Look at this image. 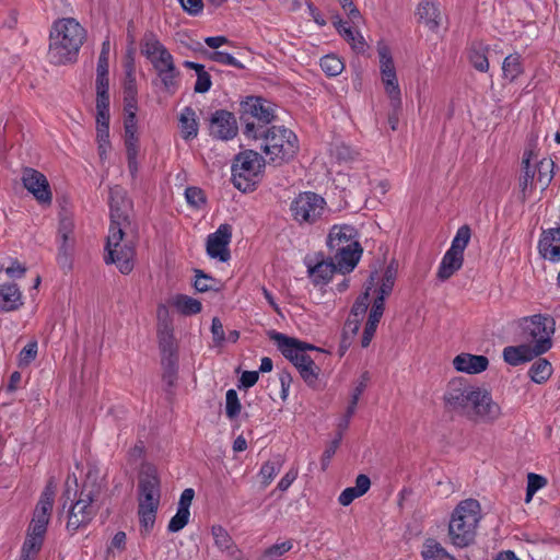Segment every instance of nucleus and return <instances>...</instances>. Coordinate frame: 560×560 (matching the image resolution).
<instances>
[{
	"label": "nucleus",
	"mask_w": 560,
	"mask_h": 560,
	"mask_svg": "<svg viewBox=\"0 0 560 560\" xmlns=\"http://www.w3.org/2000/svg\"><path fill=\"white\" fill-rule=\"evenodd\" d=\"M125 147H126V154L127 159H133V156L138 155L139 151V138L137 135L131 136L129 138L128 136H125Z\"/></svg>",
	"instance_id": "63"
},
{
	"label": "nucleus",
	"mask_w": 560,
	"mask_h": 560,
	"mask_svg": "<svg viewBox=\"0 0 560 560\" xmlns=\"http://www.w3.org/2000/svg\"><path fill=\"white\" fill-rule=\"evenodd\" d=\"M211 77L208 72L206 73H199V75H197V81L195 83V88H194V91L196 93H206L210 90L211 88Z\"/></svg>",
	"instance_id": "59"
},
{
	"label": "nucleus",
	"mask_w": 560,
	"mask_h": 560,
	"mask_svg": "<svg viewBox=\"0 0 560 560\" xmlns=\"http://www.w3.org/2000/svg\"><path fill=\"white\" fill-rule=\"evenodd\" d=\"M377 325L378 324L374 323L373 320L366 322L364 330H363L362 339H361V346L363 348L369 347V345L371 343V341L375 335Z\"/></svg>",
	"instance_id": "62"
},
{
	"label": "nucleus",
	"mask_w": 560,
	"mask_h": 560,
	"mask_svg": "<svg viewBox=\"0 0 560 560\" xmlns=\"http://www.w3.org/2000/svg\"><path fill=\"white\" fill-rule=\"evenodd\" d=\"M172 305L184 316L196 315L202 310L200 301L186 294H176L172 299Z\"/></svg>",
	"instance_id": "31"
},
{
	"label": "nucleus",
	"mask_w": 560,
	"mask_h": 560,
	"mask_svg": "<svg viewBox=\"0 0 560 560\" xmlns=\"http://www.w3.org/2000/svg\"><path fill=\"white\" fill-rule=\"evenodd\" d=\"M232 238V226L228 223L221 224L214 233L208 235L207 254L211 258H217L226 262L231 258L229 244Z\"/></svg>",
	"instance_id": "14"
},
{
	"label": "nucleus",
	"mask_w": 560,
	"mask_h": 560,
	"mask_svg": "<svg viewBox=\"0 0 560 560\" xmlns=\"http://www.w3.org/2000/svg\"><path fill=\"white\" fill-rule=\"evenodd\" d=\"M488 50L489 47L481 42H474L469 48L468 59L471 66L480 72H487L489 70Z\"/></svg>",
	"instance_id": "28"
},
{
	"label": "nucleus",
	"mask_w": 560,
	"mask_h": 560,
	"mask_svg": "<svg viewBox=\"0 0 560 560\" xmlns=\"http://www.w3.org/2000/svg\"><path fill=\"white\" fill-rule=\"evenodd\" d=\"M443 400L447 411L474 422L492 423L502 415L501 407L488 389L475 386L464 377L448 382Z\"/></svg>",
	"instance_id": "1"
},
{
	"label": "nucleus",
	"mask_w": 560,
	"mask_h": 560,
	"mask_svg": "<svg viewBox=\"0 0 560 560\" xmlns=\"http://www.w3.org/2000/svg\"><path fill=\"white\" fill-rule=\"evenodd\" d=\"M86 32L73 18L54 22L49 34V57L54 63L65 65L77 60Z\"/></svg>",
	"instance_id": "3"
},
{
	"label": "nucleus",
	"mask_w": 560,
	"mask_h": 560,
	"mask_svg": "<svg viewBox=\"0 0 560 560\" xmlns=\"http://www.w3.org/2000/svg\"><path fill=\"white\" fill-rule=\"evenodd\" d=\"M138 89L136 79H125L124 81V109L137 110L138 108Z\"/></svg>",
	"instance_id": "40"
},
{
	"label": "nucleus",
	"mask_w": 560,
	"mask_h": 560,
	"mask_svg": "<svg viewBox=\"0 0 560 560\" xmlns=\"http://www.w3.org/2000/svg\"><path fill=\"white\" fill-rule=\"evenodd\" d=\"M110 225L105 246L104 261L115 264L122 275H129L135 267L136 248L132 241L122 244L125 229L130 225L126 191L115 186L109 189Z\"/></svg>",
	"instance_id": "2"
},
{
	"label": "nucleus",
	"mask_w": 560,
	"mask_h": 560,
	"mask_svg": "<svg viewBox=\"0 0 560 560\" xmlns=\"http://www.w3.org/2000/svg\"><path fill=\"white\" fill-rule=\"evenodd\" d=\"M398 265L393 260L385 269L381 285L377 290L378 295L388 296L394 288L397 277Z\"/></svg>",
	"instance_id": "38"
},
{
	"label": "nucleus",
	"mask_w": 560,
	"mask_h": 560,
	"mask_svg": "<svg viewBox=\"0 0 560 560\" xmlns=\"http://www.w3.org/2000/svg\"><path fill=\"white\" fill-rule=\"evenodd\" d=\"M258 138L264 140L261 145L264 152L270 158V161L280 165L291 161L299 152V139L296 135L285 128L272 126L270 128H259Z\"/></svg>",
	"instance_id": "8"
},
{
	"label": "nucleus",
	"mask_w": 560,
	"mask_h": 560,
	"mask_svg": "<svg viewBox=\"0 0 560 560\" xmlns=\"http://www.w3.org/2000/svg\"><path fill=\"white\" fill-rule=\"evenodd\" d=\"M547 483V480L545 477L529 472L527 475V488H526V499L525 501L528 503L533 495L541 489Z\"/></svg>",
	"instance_id": "48"
},
{
	"label": "nucleus",
	"mask_w": 560,
	"mask_h": 560,
	"mask_svg": "<svg viewBox=\"0 0 560 560\" xmlns=\"http://www.w3.org/2000/svg\"><path fill=\"white\" fill-rule=\"evenodd\" d=\"M218 283H219V281L217 279H214L213 277H211L210 275L205 273L200 269H195L194 288L198 292L205 293V292H208L211 290L218 291V289L215 288V285Z\"/></svg>",
	"instance_id": "42"
},
{
	"label": "nucleus",
	"mask_w": 560,
	"mask_h": 560,
	"mask_svg": "<svg viewBox=\"0 0 560 560\" xmlns=\"http://www.w3.org/2000/svg\"><path fill=\"white\" fill-rule=\"evenodd\" d=\"M275 119L273 110L260 97L249 96L241 103V120L245 124L244 133L247 137L258 139L259 128Z\"/></svg>",
	"instance_id": "11"
},
{
	"label": "nucleus",
	"mask_w": 560,
	"mask_h": 560,
	"mask_svg": "<svg viewBox=\"0 0 560 560\" xmlns=\"http://www.w3.org/2000/svg\"><path fill=\"white\" fill-rule=\"evenodd\" d=\"M389 97V105H390V112L388 114V124L392 128V130H396L398 127L399 121V113L401 110V97L400 95H396V97L392 94L388 95Z\"/></svg>",
	"instance_id": "51"
},
{
	"label": "nucleus",
	"mask_w": 560,
	"mask_h": 560,
	"mask_svg": "<svg viewBox=\"0 0 560 560\" xmlns=\"http://www.w3.org/2000/svg\"><path fill=\"white\" fill-rule=\"evenodd\" d=\"M357 234V230L351 225H334L329 231L327 246L341 273L351 272L363 253Z\"/></svg>",
	"instance_id": "5"
},
{
	"label": "nucleus",
	"mask_w": 560,
	"mask_h": 560,
	"mask_svg": "<svg viewBox=\"0 0 560 560\" xmlns=\"http://www.w3.org/2000/svg\"><path fill=\"white\" fill-rule=\"evenodd\" d=\"M560 228L549 229L544 231L538 243L539 254L542 258L551 261L560 260Z\"/></svg>",
	"instance_id": "18"
},
{
	"label": "nucleus",
	"mask_w": 560,
	"mask_h": 560,
	"mask_svg": "<svg viewBox=\"0 0 560 560\" xmlns=\"http://www.w3.org/2000/svg\"><path fill=\"white\" fill-rule=\"evenodd\" d=\"M555 332V320L541 314L523 317L517 322L516 339L529 345L534 354H542L551 348L550 336Z\"/></svg>",
	"instance_id": "7"
},
{
	"label": "nucleus",
	"mask_w": 560,
	"mask_h": 560,
	"mask_svg": "<svg viewBox=\"0 0 560 560\" xmlns=\"http://www.w3.org/2000/svg\"><path fill=\"white\" fill-rule=\"evenodd\" d=\"M334 26L337 28L338 33L351 44L352 48L355 51L362 52L365 49V42L360 33H354L353 30L349 26H346V23L340 19L339 15L334 16L332 20Z\"/></svg>",
	"instance_id": "27"
},
{
	"label": "nucleus",
	"mask_w": 560,
	"mask_h": 560,
	"mask_svg": "<svg viewBox=\"0 0 560 560\" xmlns=\"http://www.w3.org/2000/svg\"><path fill=\"white\" fill-rule=\"evenodd\" d=\"M358 153L346 144H340L336 147V156L341 161H351L354 160Z\"/></svg>",
	"instance_id": "64"
},
{
	"label": "nucleus",
	"mask_w": 560,
	"mask_h": 560,
	"mask_svg": "<svg viewBox=\"0 0 560 560\" xmlns=\"http://www.w3.org/2000/svg\"><path fill=\"white\" fill-rule=\"evenodd\" d=\"M98 494L100 486L96 483V476H93L92 471H89L86 475V481L80 492V498L70 505L67 522L68 530L75 532L81 526L91 522L96 514V509L94 508L93 502Z\"/></svg>",
	"instance_id": "9"
},
{
	"label": "nucleus",
	"mask_w": 560,
	"mask_h": 560,
	"mask_svg": "<svg viewBox=\"0 0 560 560\" xmlns=\"http://www.w3.org/2000/svg\"><path fill=\"white\" fill-rule=\"evenodd\" d=\"M22 305V294L14 283L0 285V311L11 312Z\"/></svg>",
	"instance_id": "24"
},
{
	"label": "nucleus",
	"mask_w": 560,
	"mask_h": 560,
	"mask_svg": "<svg viewBox=\"0 0 560 560\" xmlns=\"http://www.w3.org/2000/svg\"><path fill=\"white\" fill-rule=\"evenodd\" d=\"M139 503H160V478L156 468L144 464L139 472Z\"/></svg>",
	"instance_id": "13"
},
{
	"label": "nucleus",
	"mask_w": 560,
	"mask_h": 560,
	"mask_svg": "<svg viewBox=\"0 0 560 560\" xmlns=\"http://www.w3.org/2000/svg\"><path fill=\"white\" fill-rule=\"evenodd\" d=\"M55 499V487L48 482L33 512L26 538L21 550V560H34L40 551L49 524Z\"/></svg>",
	"instance_id": "4"
},
{
	"label": "nucleus",
	"mask_w": 560,
	"mask_h": 560,
	"mask_svg": "<svg viewBox=\"0 0 560 560\" xmlns=\"http://www.w3.org/2000/svg\"><path fill=\"white\" fill-rule=\"evenodd\" d=\"M242 405L235 389H229L225 394V415L234 420L241 413Z\"/></svg>",
	"instance_id": "46"
},
{
	"label": "nucleus",
	"mask_w": 560,
	"mask_h": 560,
	"mask_svg": "<svg viewBox=\"0 0 560 560\" xmlns=\"http://www.w3.org/2000/svg\"><path fill=\"white\" fill-rule=\"evenodd\" d=\"M536 172V185H539L540 189L548 187L553 176L555 162L551 159H542L539 162L534 163Z\"/></svg>",
	"instance_id": "33"
},
{
	"label": "nucleus",
	"mask_w": 560,
	"mask_h": 560,
	"mask_svg": "<svg viewBox=\"0 0 560 560\" xmlns=\"http://www.w3.org/2000/svg\"><path fill=\"white\" fill-rule=\"evenodd\" d=\"M470 237H471V229L469 228V225H467V224L462 225L457 230L456 235L453 238L452 245L448 248V250L464 256V250L467 247V245L470 241Z\"/></svg>",
	"instance_id": "39"
},
{
	"label": "nucleus",
	"mask_w": 560,
	"mask_h": 560,
	"mask_svg": "<svg viewBox=\"0 0 560 560\" xmlns=\"http://www.w3.org/2000/svg\"><path fill=\"white\" fill-rule=\"evenodd\" d=\"M322 70L329 77L340 74L345 68L340 58L335 55H326L320 59Z\"/></svg>",
	"instance_id": "44"
},
{
	"label": "nucleus",
	"mask_w": 560,
	"mask_h": 560,
	"mask_svg": "<svg viewBox=\"0 0 560 560\" xmlns=\"http://www.w3.org/2000/svg\"><path fill=\"white\" fill-rule=\"evenodd\" d=\"M166 49L161 42L158 39L156 35L148 31L144 33L143 38L141 40V54H143L149 60L154 57L161 55V51Z\"/></svg>",
	"instance_id": "35"
},
{
	"label": "nucleus",
	"mask_w": 560,
	"mask_h": 560,
	"mask_svg": "<svg viewBox=\"0 0 560 560\" xmlns=\"http://www.w3.org/2000/svg\"><path fill=\"white\" fill-rule=\"evenodd\" d=\"M417 14L431 30H435L440 25V11L438 3L424 0L419 3Z\"/></svg>",
	"instance_id": "29"
},
{
	"label": "nucleus",
	"mask_w": 560,
	"mask_h": 560,
	"mask_svg": "<svg viewBox=\"0 0 560 560\" xmlns=\"http://www.w3.org/2000/svg\"><path fill=\"white\" fill-rule=\"evenodd\" d=\"M154 70L158 72V68L160 70H168L173 71L175 67L173 56L170 54L167 49H163L161 55L154 57L150 60Z\"/></svg>",
	"instance_id": "49"
},
{
	"label": "nucleus",
	"mask_w": 560,
	"mask_h": 560,
	"mask_svg": "<svg viewBox=\"0 0 560 560\" xmlns=\"http://www.w3.org/2000/svg\"><path fill=\"white\" fill-rule=\"evenodd\" d=\"M281 466L282 459L280 457L268 460L261 466L259 475L265 487L272 481L273 477L280 471Z\"/></svg>",
	"instance_id": "45"
},
{
	"label": "nucleus",
	"mask_w": 560,
	"mask_h": 560,
	"mask_svg": "<svg viewBox=\"0 0 560 560\" xmlns=\"http://www.w3.org/2000/svg\"><path fill=\"white\" fill-rule=\"evenodd\" d=\"M292 546L293 545L290 540H287V541H283L280 544H275V545L270 546L268 549H266L265 556H267V557L282 556L283 553L288 552L292 548Z\"/></svg>",
	"instance_id": "58"
},
{
	"label": "nucleus",
	"mask_w": 560,
	"mask_h": 560,
	"mask_svg": "<svg viewBox=\"0 0 560 560\" xmlns=\"http://www.w3.org/2000/svg\"><path fill=\"white\" fill-rule=\"evenodd\" d=\"M267 335L270 340L277 343V347L281 353L293 363L294 357H298L301 353V350L298 346V339L276 330H269Z\"/></svg>",
	"instance_id": "21"
},
{
	"label": "nucleus",
	"mask_w": 560,
	"mask_h": 560,
	"mask_svg": "<svg viewBox=\"0 0 560 560\" xmlns=\"http://www.w3.org/2000/svg\"><path fill=\"white\" fill-rule=\"evenodd\" d=\"M325 199L312 191L299 194L290 206L293 219L299 224H314L323 214Z\"/></svg>",
	"instance_id": "12"
},
{
	"label": "nucleus",
	"mask_w": 560,
	"mask_h": 560,
	"mask_svg": "<svg viewBox=\"0 0 560 560\" xmlns=\"http://www.w3.org/2000/svg\"><path fill=\"white\" fill-rule=\"evenodd\" d=\"M382 80L387 95H400L394 61L389 49L386 46L378 48Z\"/></svg>",
	"instance_id": "17"
},
{
	"label": "nucleus",
	"mask_w": 560,
	"mask_h": 560,
	"mask_svg": "<svg viewBox=\"0 0 560 560\" xmlns=\"http://www.w3.org/2000/svg\"><path fill=\"white\" fill-rule=\"evenodd\" d=\"M480 521V503L475 499L462 501L452 514L448 535L457 548L471 545L476 537V528Z\"/></svg>",
	"instance_id": "6"
},
{
	"label": "nucleus",
	"mask_w": 560,
	"mask_h": 560,
	"mask_svg": "<svg viewBox=\"0 0 560 560\" xmlns=\"http://www.w3.org/2000/svg\"><path fill=\"white\" fill-rule=\"evenodd\" d=\"M185 197L189 205L200 208L206 203V196L202 189L191 186L185 190Z\"/></svg>",
	"instance_id": "53"
},
{
	"label": "nucleus",
	"mask_w": 560,
	"mask_h": 560,
	"mask_svg": "<svg viewBox=\"0 0 560 560\" xmlns=\"http://www.w3.org/2000/svg\"><path fill=\"white\" fill-rule=\"evenodd\" d=\"M179 74L180 72L177 68H174L173 71L160 70L158 68V77L161 80L163 89L170 94H174L177 91Z\"/></svg>",
	"instance_id": "41"
},
{
	"label": "nucleus",
	"mask_w": 560,
	"mask_h": 560,
	"mask_svg": "<svg viewBox=\"0 0 560 560\" xmlns=\"http://www.w3.org/2000/svg\"><path fill=\"white\" fill-rule=\"evenodd\" d=\"M208 58L214 62L235 67L237 69H245V66L236 60L232 55L225 51H212L208 54Z\"/></svg>",
	"instance_id": "52"
},
{
	"label": "nucleus",
	"mask_w": 560,
	"mask_h": 560,
	"mask_svg": "<svg viewBox=\"0 0 560 560\" xmlns=\"http://www.w3.org/2000/svg\"><path fill=\"white\" fill-rule=\"evenodd\" d=\"M535 350L529 349V345L509 346L503 350V359L506 363L517 366L525 362L532 361L538 354H534Z\"/></svg>",
	"instance_id": "23"
},
{
	"label": "nucleus",
	"mask_w": 560,
	"mask_h": 560,
	"mask_svg": "<svg viewBox=\"0 0 560 560\" xmlns=\"http://www.w3.org/2000/svg\"><path fill=\"white\" fill-rule=\"evenodd\" d=\"M184 11L190 15H198L203 8L202 0H179Z\"/></svg>",
	"instance_id": "61"
},
{
	"label": "nucleus",
	"mask_w": 560,
	"mask_h": 560,
	"mask_svg": "<svg viewBox=\"0 0 560 560\" xmlns=\"http://www.w3.org/2000/svg\"><path fill=\"white\" fill-rule=\"evenodd\" d=\"M299 373L308 386H315L318 380L319 368L313 361L310 365H303Z\"/></svg>",
	"instance_id": "54"
},
{
	"label": "nucleus",
	"mask_w": 560,
	"mask_h": 560,
	"mask_svg": "<svg viewBox=\"0 0 560 560\" xmlns=\"http://www.w3.org/2000/svg\"><path fill=\"white\" fill-rule=\"evenodd\" d=\"M23 186L35 197L38 202L50 203L51 191L46 176L31 167H26L22 174Z\"/></svg>",
	"instance_id": "15"
},
{
	"label": "nucleus",
	"mask_w": 560,
	"mask_h": 560,
	"mask_svg": "<svg viewBox=\"0 0 560 560\" xmlns=\"http://www.w3.org/2000/svg\"><path fill=\"white\" fill-rule=\"evenodd\" d=\"M503 75L510 81L515 80L522 73V65L518 55H509L502 65Z\"/></svg>",
	"instance_id": "43"
},
{
	"label": "nucleus",
	"mask_w": 560,
	"mask_h": 560,
	"mask_svg": "<svg viewBox=\"0 0 560 560\" xmlns=\"http://www.w3.org/2000/svg\"><path fill=\"white\" fill-rule=\"evenodd\" d=\"M190 512L177 508L176 514L171 518L167 529L171 533L182 530L189 522Z\"/></svg>",
	"instance_id": "50"
},
{
	"label": "nucleus",
	"mask_w": 560,
	"mask_h": 560,
	"mask_svg": "<svg viewBox=\"0 0 560 560\" xmlns=\"http://www.w3.org/2000/svg\"><path fill=\"white\" fill-rule=\"evenodd\" d=\"M237 122L233 113L215 110L210 118V135L220 140H230L237 135Z\"/></svg>",
	"instance_id": "16"
},
{
	"label": "nucleus",
	"mask_w": 560,
	"mask_h": 560,
	"mask_svg": "<svg viewBox=\"0 0 560 560\" xmlns=\"http://www.w3.org/2000/svg\"><path fill=\"white\" fill-rule=\"evenodd\" d=\"M162 381L166 385L165 390L172 393V388L176 385L178 377V357L161 358Z\"/></svg>",
	"instance_id": "30"
},
{
	"label": "nucleus",
	"mask_w": 560,
	"mask_h": 560,
	"mask_svg": "<svg viewBox=\"0 0 560 560\" xmlns=\"http://www.w3.org/2000/svg\"><path fill=\"white\" fill-rule=\"evenodd\" d=\"M195 116V110L191 107H185L180 114L179 122L185 140L194 139L198 135V124Z\"/></svg>",
	"instance_id": "34"
},
{
	"label": "nucleus",
	"mask_w": 560,
	"mask_h": 560,
	"mask_svg": "<svg viewBox=\"0 0 560 560\" xmlns=\"http://www.w3.org/2000/svg\"><path fill=\"white\" fill-rule=\"evenodd\" d=\"M359 497L361 494L354 487H348L340 493L338 501L341 505L348 506Z\"/></svg>",
	"instance_id": "60"
},
{
	"label": "nucleus",
	"mask_w": 560,
	"mask_h": 560,
	"mask_svg": "<svg viewBox=\"0 0 560 560\" xmlns=\"http://www.w3.org/2000/svg\"><path fill=\"white\" fill-rule=\"evenodd\" d=\"M158 503H139L138 514L139 521L142 528L145 532L152 529L155 523Z\"/></svg>",
	"instance_id": "37"
},
{
	"label": "nucleus",
	"mask_w": 560,
	"mask_h": 560,
	"mask_svg": "<svg viewBox=\"0 0 560 560\" xmlns=\"http://www.w3.org/2000/svg\"><path fill=\"white\" fill-rule=\"evenodd\" d=\"M464 256L447 249L440 264L436 277L441 281L448 280L456 271L463 267Z\"/></svg>",
	"instance_id": "26"
},
{
	"label": "nucleus",
	"mask_w": 560,
	"mask_h": 560,
	"mask_svg": "<svg viewBox=\"0 0 560 560\" xmlns=\"http://www.w3.org/2000/svg\"><path fill=\"white\" fill-rule=\"evenodd\" d=\"M454 368L467 374H478L488 369L489 359L485 355L460 353L453 360Z\"/></svg>",
	"instance_id": "19"
},
{
	"label": "nucleus",
	"mask_w": 560,
	"mask_h": 560,
	"mask_svg": "<svg viewBox=\"0 0 560 560\" xmlns=\"http://www.w3.org/2000/svg\"><path fill=\"white\" fill-rule=\"evenodd\" d=\"M137 110H125L126 117L124 121L125 136L131 138V136L137 135Z\"/></svg>",
	"instance_id": "57"
},
{
	"label": "nucleus",
	"mask_w": 560,
	"mask_h": 560,
	"mask_svg": "<svg viewBox=\"0 0 560 560\" xmlns=\"http://www.w3.org/2000/svg\"><path fill=\"white\" fill-rule=\"evenodd\" d=\"M552 374V366L546 359L539 358L528 371L530 380L537 384L545 383Z\"/></svg>",
	"instance_id": "36"
},
{
	"label": "nucleus",
	"mask_w": 560,
	"mask_h": 560,
	"mask_svg": "<svg viewBox=\"0 0 560 560\" xmlns=\"http://www.w3.org/2000/svg\"><path fill=\"white\" fill-rule=\"evenodd\" d=\"M264 166V160L259 153L246 150L237 154L232 164V182L235 188L243 192L252 191L253 178L258 175Z\"/></svg>",
	"instance_id": "10"
},
{
	"label": "nucleus",
	"mask_w": 560,
	"mask_h": 560,
	"mask_svg": "<svg viewBox=\"0 0 560 560\" xmlns=\"http://www.w3.org/2000/svg\"><path fill=\"white\" fill-rule=\"evenodd\" d=\"M159 348L161 358L178 357L177 345L175 343L172 324L164 319L159 323L158 327Z\"/></svg>",
	"instance_id": "20"
},
{
	"label": "nucleus",
	"mask_w": 560,
	"mask_h": 560,
	"mask_svg": "<svg viewBox=\"0 0 560 560\" xmlns=\"http://www.w3.org/2000/svg\"><path fill=\"white\" fill-rule=\"evenodd\" d=\"M336 271H339V266L331 257L308 268L310 276L316 285L326 284Z\"/></svg>",
	"instance_id": "25"
},
{
	"label": "nucleus",
	"mask_w": 560,
	"mask_h": 560,
	"mask_svg": "<svg viewBox=\"0 0 560 560\" xmlns=\"http://www.w3.org/2000/svg\"><path fill=\"white\" fill-rule=\"evenodd\" d=\"M214 542L221 550H230L233 547L232 537L229 533L220 525H214L211 528Z\"/></svg>",
	"instance_id": "47"
},
{
	"label": "nucleus",
	"mask_w": 560,
	"mask_h": 560,
	"mask_svg": "<svg viewBox=\"0 0 560 560\" xmlns=\"http://www.w3.org/2000/svg\"><path fill=\"white\" fill-rule=\"evenodd\" d=\"M424 560H456L440 542L435 539H427L421 551Z\"/></svg>",
	"instance_id": "32"
},
{
	"label": "nucleus",
	"mask_w": 560,
	"mask_h": 560,
	"mask_svg": "<svg viewBox=\"0 0 560 560\" xmlns=\"http://www.w3.org/2000/svg\"><path fill=\"white\" fill-rule=\"evenodd\" d=\"M385 299L386 296L376 295L370 310L368 320H373L377 324L380 323L385 310Z\"/></svg>",
	"instance_id": "56"
},
{
	"label": "nucleus",
	"mask_w": 560,
	"mask_h": 560,
	"mask_svg": "<svg viewBox=\"0 0 560 560\" xmlns=\"http://www.w3.org/2000/svg\"><path fill=\"white\" fill-rule=\"evenodd\" d=\"M532 160V152H524L523 159H522V170L521 175L518 179V186L520 190L523 197V200H525L527 194L532 191L534 188V185L536 184V172L534 164H530Z\"/></svg>",
	"instance_id": "22"
},
{
	"label": "nucleus",
	"mask_w": 560,
	"mask_h": 560,
	"mask_svg": "<svg viewBox=\"0 0 560 560\" xmlns=\"http://www.w3.org/2000/svg\"><path fill=\"white\" fill-rule=\"evenodd\" d=\"M37 355V341H31L28 342L20 352L19 354V364L20 366H26L32 361L35 360Z\"/></svg>",
	"instance_id": "55"
}]
</instances>
